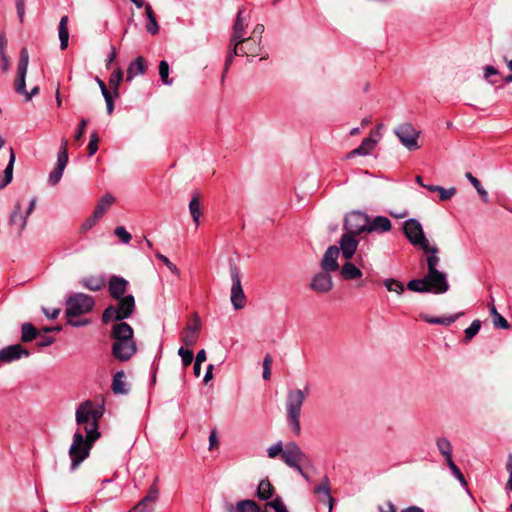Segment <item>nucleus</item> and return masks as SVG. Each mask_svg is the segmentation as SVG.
Masks as SVG:
<instances>
[{
	"instance_id": "nucleus-1",
	"label": "nucleus",
	"mask_w": 512,
	"mask_h": 512,
	"mask_svg": "<svg viewBox=\"0 0 512 512\" xmlns=\"http://www.w3.org/2000/svg\"><path fill=\"white\" fill-rule=\"evenodd\" d=\"M103 416V408L95 405L92 401L82 402L75 413V420L79 428L73 436L69 448L71 468L76 469L90 453L93 444L100 438L98 422Z\"/></svg>"
},
{
	"instance_id": "nucleus-2",
	"label": "nucleus",
	"mask_w": 512,
	"mask_h": 512,
	"mask_svg": "<svg viewBox=\"0 0 512 512\" xmlns=\"http://www.w3.org/2000/svg\"><path fill=\"white\" fill-rule=\"evenodd\" d=\"M111 337L112 355L121 362L130 360L137 352V345L134 339V331L132 327L125 323L119 322L112 326Z\"/></svg>"
},
{
	"instance_id": "nucleus-3",
	"label": "nucleus",
	"mask_w": 512,
	"mask_h": 512,
	"mask_svg": "<svg viewBox=\"0 0 512 512\" xmlns=\"http://www.w3.org/2000/svg\"><path fill=\"white\" fill-rule=\"evenodd\" d=\"M407 288L413 292L423 293L432 292L435 294H442L448 291L449 284L447 276L444 272L435 270L427 272L422 279H413L408 282Z\"/></svg>"
},
{
	"instance_id": "nucleus-4",
	"label": "nucleus",
	"mask_w": 512,
	"mask_h": 512,
	"mask_svg": "<svg viewBox=\"0 0 512 512\" xmlns=\"http://www.w3.org/2000/svg\"><path fill=\"white\" fill-rule=\"evenodd\" d=\"M309 394V386L302 389H291L286 398V413L289 425L295 435L301 432L300 414L301 408Z\"/></svg>"
},
{
	"instance_id": "nucleus-5",
	"label": "nucleus",
	"mask_w": 512,
	"mask_h": 512,
	"mask_svg": "<svg viewBox=\"0 0 512 512\" xmlns=\"http://www.w3.org/2000/svg\"><path fill=\"white\" fill-rule=\"evenodd\" d=\"M29 54L26 48L20 51V57L17 67V77L14 82L15 91L25 97V101H30L35 95L39 93V86H34L30 91L26 90V75L28 71Z\"/></svg>"
},
{
	"instance_id": "nucleus-6",
	"label": "nucleus",
	"mask_w": 512,
	"mask_h": 512,
	"mask_svg": "<svg viewBox=\"0 0 512 512\" xmlns=\"http://www.w3.org/2000/svg\"><path fill=\"white\" fill-rule=\"evenodd\" d=\"M116 300L118 301L116 306H109L103 312L102 319L104 322L115 320L119 323L132 315L135 309V299L133 295L129 294Z\"/></svg>"
},
{
	"instance_id": "nucleus-7",
	"label": "nucleus",
	"mask_w": 512,
	"mask_h": 512,
	"mask_svg": "<svg viewBox=\"0 0 512 512\" xmlns=\"http://www.w3.org/2000/svg\"><path fill=\"white\" fill-rule=\"evenodd\" d=\"M393 132L400 143L408 151H416L421 148V145L419 144L421 131L418 130L412 123H401L394 128Z\"/></svg>"
},
{
	"instance_id": "nucleus-8",
	"label": "nucleus",
	"mask_w": 512,
	"mask_h": 512,
	"mask_svg": "<svg viewBox=\"0 0 512 512\" xmlns=\"http://www.w3.org/2000/svg\"><path fill=\"white\" fill-rule=\"evenodd\" d=\"M238 49L235 50V46L229 48L228 56L225 61V69L227 70L233 62L234 56H247L256 57L261 52V41L256 37H245L241 44H237Z\"/></svg>"
},
{
	"instance_id": "nucleus-9",
	"label": "nucleus",
	"mask_w": 512,
	"mask_h": 512,
	"mask_svg": "<svg viewBox=\"0 0 512 512\" xmlns=\"http://www.w3.org/2000/svg\"><path fill=\"white\" fill-rule=\"evenodd\" d=\"M94 299L84 293H76L66 299V316L76 317L90 312L94 307Z\"/></svg>"
},
{
	"instance_id": "nucleus-10",
	"label": "nucleus",
	"mask_w": 512,
	"mask_h": 512,
	"mask_svg": "<svg viewBox=\"0 0 512 512\" xmlns=\"http://www.w3.org/2000/svg\"><path fill=\"white\" fill-rule=\"evenodd\" d=\"M231 286V303L235 310L243 309L246 305V295L242 288L241 277L238 267L235 264L230 265Z\"/></svg>"
},
{
	"instance_id": "nucleus-11",
	"label": "nucleus",
	"mask_w": 512,
	"mask_h": 512,
	"mask_svg": "<svg viewBox=\"0 0 512 512\" xmlns=\"http://www.w3.org/2000/svg\"><path fill=\"white\" fill-rule=\"evenodd\" d=\"M403 230L405 236L413 245H418L423 251L428 250V240L426 239L422 225L416 219H409L404 223Z\"/></svg>"
},
{
	"instance_id": "nucleus-12",
	"label": "nucleus",
	"mask_w": 512,
	"mask_h": 512,
	"mask_svg": "<svg viewBox=\"0 0 512 512\" xmlns=\"http://www.w3.org/2000/svg\"><path fill=\"white\" fill-rule=\"evenodd\" d=\"M369 217L362 212H351L344 220L345 233L357 236L361 233H368Z\"/></svg>"
},
{
	"instance_id": "nucleus-13",
	"label": "nucleus",
	"mask_w": 512,
	"mask_h": 512,
	"mask_svg": "<svg viewBox=\"0 0 512 512\" xmlns=\"http://www.w3.org/2000/svg\"><path fill=\"white\" fill-rule=\"evenodd\" d=\"M249 18V15L245 14V9L240 8L235 22L233 24L232 33L230 36L229 41V48L232 46H235V50L238 49L237 44H241V42L244 41V38L246 37V28H247V20Z\"/></svg>"
},
{
	"instance_id": "nucleus-14",
	"label": "nucleus",
	"mask_w": 512,
	"mask_h": 512,
	"mask_svg": "<svg viewBox=\"0 0 512 512\" xmlns=\"http://www.w3.org/2000/svg\"><path fill=\"white\" fill-rule=\"evenodd\" d=\"M157 478L154 483L149 487L147 495L143 497L132 509L128 512H153L155 504L159 497V488L156 484Z\"/></svg>"
},
{
	"instance_id": "nucleus-15",
	"label": "nucleus",
	"mask_w": 512,
	"mask_h": 512,
	"mask_svg": "<svg viewBox=\"0 0 512 512\" xmlns=\"http://www.w3.org/2000/svg\"><path fill=\"white\" fill-rule=\"evenodd\" d=\"M67 146L68 141L63 139L57 157V165L49 174L48 181L52 186H55L61 180L64 169L68 163Z\"/></svg>"
},
{
	"instance_id": "nucleus-16",
	"label": "nucleus",
	"mask_w": 512,
	"mask_h": 512,
	"mask_svg": "<svg viewBox=\"0 0 512 512\" xmlns=\"http://www.w3.org/2000/svg\"><path fill=\"white\" fill-rule=\"evenodd\" d=\"M283 462L290 467L297 462H309L307 455L296 442H288L282 455Z\"/></svg>"
},
{
	"instance_id": "nucleus-17",
	"label": "nucleus",
	"mask_w": 512,
	"mask_h": 512,
	"mask_svg": "<svg viewBox=\"0 0 512 512\" xmlns=\"http://www.w3.org/2000/svg\"><path fill=\"white\" fill-rule=\"evenodd\" d=\"M200 330V317L197 314H194L182 333V342L188 347L193 346L198 341Z\"/></svg>"
},
{
	"instance_id": "nucleus-18",
	"label": "nucleus",
	"mask_w": 512,
	"mask_h": 512,
	"mask_svg": "<svg viewBox=\"0 0 512 512\" xmlns=\"http://www.w3.org/2000/svg\"><path fill=\"white\" fill-rule=\"evenodd\" d=\"M310 288L318 293H327L333 288L330 272L317 273L311 280Z\"/></svg>"
},
{
	"instance_id": "nucleus-19",
	"label": "nucleus",
	"mask_w": 512,
	"mask_h": 512,
	"mask_svg": "<svg viewBox=\"0 0 512 512\" xmlns=\"http://www.w3.org/2000/svg\"><path fill=\"white\" fill-rule=\"evenodd\" d=\"M339 254L340 249L337 246L332 245L328 247L320 263L322 270L325 272L337 271L339 269L337 261Z\"/></svg>"
},
{
	"instance_id": "nucleus-20",
	"label": "nucleus",
	"mask_w": 512,
	"mask_h": 512,
	"mask_svg": "<svg viewBox=\"0 0 512 512\" xmlns=\"http://www.w3.org/2000/svg\"><path fill=\"white\" fill-rule=\"evenodd\" d=\"M28 216L22 213V206L20 202H16L14 209L9 218V225L16 229L17 236H20L24 231L27 224Z\"/></svg>"
},
{
	"instance_id": "nucleus-21",
	"label": "nucleus",
	"mask_w": 512,
	"mask_h": 512,
	"mask_svg": "<svg viewBox=\"0 0 512 512\" xmlns=\"http://www.w3.org/2000/svg\"><path fill=\"white\" fill-rule=\"evenodd\" d=\"M357 246L358 241L355 239V236L348 233H344L339 240L338 248L340 249L342 256L346 260H350L354 256L357 250Z\"/></svg>"
},
{
	"instance_id": "nucleus-22",
	"label": "nucleus",
	"mask_w": 512,
	"mask_h": 512,
	"mask_svg": "<svg viewBox=\"0 0 512 512\" xmlns=\"http://www.w3.org/2000/svg\"><path fill=\"white\" fill-rule=\"evenodd\" d=\"M29 351L20 344L10 345L0 350V361L11 362L20 359L23 355L29 356Z\"/></svg>"
},
{
	"instance_id": "nucleus-23",
	"label": "nucleus",
	"mask_w": 512,
	"mask_h": 512,
	"mask_svg": "<svg viewBox=\"0 0 512 512\" xmlns=\"http://www.w3.org/2000/svg\"><path fill=\"white\" fill-rule=\"evenodd\" d=\"M128 281L120 276H112L109 280V293L114 299L125 297Z\"/></svg>"
},
{
	"instance_id": "nucleus-24",
	"label": "nucleus",
	"mask_w": 512,
	"mask_h": 512,
	"mask_svg": "<svg viewBox=\"0 0 512 512\" xmlns=\"http://www.w3.org/2000/svg\"><path fill=\"white\" fill-rule=\"evenodd\" d=\"M392 223L389 218L385 216H377L368 221V233L377 232L384 233L390 231Z\"/></svg>"
},
{
	"instance_id": "nucleus-25",
	"label": "nucleus",
	"mask_w": 512,
	"mask_h": 512,
	"mask_svg": "<svg viewBox=\"0 0 512 512\" xmlns=\"http://www.w3.org/2000/svg\"><path fill=\"white\" fill-rule=\"evenodd\" d=\"M225 510L226 512H260V507L253 500H241L236 506L226 503Z\"/></svg>"
},
{
	"instance_id": "nucleus-26",
	"label": "nucleus",
	"mask_w": 512,
	"mask_h": 512,
	"mask_svg": "<svg viewBox=\"0 0 512 512\" xmlns=\"http://www.w3.org/2000/svg\"><path fill=\"white\" fill-rule=\"evenodd\" d=\"M377 142L378 139H374L371 136L365 138L359 147L348 153L347 158H352L355 156H366L370 154V152L375 148Z\"/></svg>"
},
{
	"instance_id": "nucleus-27",
	"label": "nucleus",
	"mask_w": 512,
	"mask_h": 512,
	"mask_svg": "<svg viewBox=\"0 0 512 512\" xmlns=\"http://www.w3.org/2000/svg\"><path fill=\"white\" fill-rule=\"evenodd\" d=\"M147 66L145 59L142 56L137 57L133 62L130 63L127 69L126 80L131 81L138 75H143L146 72Z\"/></svg>"
},
{
	"instance_id": "nucleus-28",
	"label": "nucleus",
	"mask_w": 512,
	"mask_h": 512,
	"mask_svg": "<svg viewBox=\"0 0 512 512\" xmlns=\"http://www.w3.org/2000/svg\"><path fill=\"white\" fill-rule=\"evenodd\" d=\"M314 492L319 495L321 501L329 504V509L332 508L333 498L330 494V484L327 477H324L322 482L315 487Z\"/></svg>"
},
{
	"instance_id": "nucleus-29",
	"label": "nucleus",
	"mask_w": 512,
	"mask_h": 512,
	"mask_svg": "<svg viewBox=\"0 0 512 512\" xmlns=\"http://www.w3.org/2000/svg\"><path fill=\"white\" fill-rule=\"evenodd\" d=\"M115 202V198L111 194H105L97 203L94 215L95 218L101 219L110 206Z\"/></svg>"
},
{
	"instance_id": "nucleus-30",
	"label": "nucleus",
	"mask_w": 512,
	"mask_h": 512,
	"mask_svg": "<svg viewBox=\"0 0 512 512\" xmlns=\"http://www.w3.org/2000/svg\"><path fill=\"white\" fill-rule=\"evenodd\" d=\"M112 391L115 394H127L128 388L125 381V373L124 371H118L113 376L112 380Z\"/></svg>"
},
{
	"instance_id": "nucleus-31",
	"label": "nucleus",
	"mask_w": 512,
	"mask_h": 512,
	"mask_svg": "<svg viewBox=\"0 0 512 512\" xmlns=\"http://www.w3.org/2000/svg\"><path fill=\"white\" fill-rule=\"evenodd\" d=\"M340 274L345 280H355L362 276L361 270L352 262H346L341 267Z\"/></svg>"
},
{
	"instance_id": "nucleus-32",
	"label": "nucleus",
	"mask_w": 512,
	"mask_h": 512,
	"mask_svg": "<svg viewBox=\"0 0 512 512\" xmlns=\"http://www.w3.org/2000/svg\"><path fill=\"white\" fill-rule=\"evenodd\" d=\"M68 16H62L59 22V40L61 50H65L68 47L69 42V31H68Z\"/></svg>"
},
{
	"instance_id": "nucleus-33",
	"label": "nucleus",
	"mask_w": 512,
	"mask_h": 512,
	"mask_svg": "<svg viewBox=\"0 0 512 512\" xmlns=\"http://www.w3.org/2000/svg\"><path fill=\"white\" fill-rule=\"evenodd\" d=\"M9 162L7 167L4 170V177L2 180H0V189H3L5 186H7L13 178V167L15 162V154L12 148H9Z\"/></svg>"
},
{
	"instance_id": "nucleus-34",
	"label": "nucleus",
	"mask_w": 512,
	"mask_h": 512,
	"mask_svg": "<svg viewBox=\"0 0 512 512\" xmlns=\"http://www.w3.org/2000/svg\"><path fill=\"white\" fill-rule=\"evenodd\" d=\"M9 162L7 167L4 170V177L2 180H0V189H3L5 186H7L13 178V167L15 162V154L12 148H9Z\"/></svg>"
},
{
	"instance_id": "nucleus-35",
	"label": "nucleus",
	"mask_w": 512,
	"mask_h": 512,
	"mask_svg": "<svg viewBox=\"0 0 512 512\" xmlns=\"http://www.w3.org/2000/svg\"><path fill=\"white\" fill-rule=\"evenodd\" d=\"M189 211L196 226L200 224L201 204L198 193H195L189 203Z\"/></svg>"
},
{
	"instance_id": "nucleus-36",
	"label": "nucleus",
	"mask_w": 512,
	"mask_h": 512,
	"mask_svg": "<svg viewBox=\"0 0 512 512\" xmlns=\"http://www.w3.org/2000/svg\"><path fill=\"white\" fill-rule=\"evenodd\" d=\"M438 248L436 246H430L428 244V250L424 251L428 254L427 256V267L429 272H433L437 269V266L440 263V258L437 256Z\"/></svg>"
},
{
	"instance_id": "nucleus-37",
	"label": "nucleus",
	"mask_w": 512,
	"mask_h": 512,
	"mask_svg": "<svg viewBox=\"0 0 512 512\" xmlns=\"http://www.w3.org/2000/svg\"><path fill=\"white\" fill-rule=\"evenodd\" d=\"M274 492V488L268 479H263L260 481L257 489V496L261 500H268L272 497Z\"/></svg>"
},
{
	"instance_id": "nucleus-38",
	"label": "nucleus",
	"mask_w": 512,
	"mask_h": 512,
	"mask_svg": "<svg viewBox=\"0 0 512 512\" xmlns=\"http://www.w3.org/2000/svg\"><path fill=\"white\" fill-rule=\"evenodd\" d=\"M436 445L440 453L445 458V461H451L452 460V446L450 441L447 438L440 437L436 441Z\"/></svg>"
},
{
	"instance_id": "nucleus-39",
	"label": "nucleus",
	"mask_w": 512,
	"mask_h": 512,
	"mask_svg": "<svg viewBox=\"0 0 512 512\" xmlns=\"http://www.w3.org/2000/svg\"><path fill=\"white\" fill-rule=\"evenodd\" d=\"M421 318L429 324L449 326L457 320L458 315H451L446 317H429L427 315H421Z\"/></svg>"
},
{
	"instance_id": "nucleus-40",
	"label": "nucleus",
	"mask_w": 512,
	"mask_h": 512,
	"mask_svg": "<svg viewBox=\"0 0 512 512\" xmlns=\"http://www.w3.org/2000/svg\"><path fill=\"white\" fill-rule=\"evenodd\" d=\"M82 284L91 291H99L105 286V281L102 277L89 276L83 279Z\"/></svg>"
},
{
	"instance_id": "nucleus-41",
	"label": "nucleus",
	"mask_w": 512,
	"mask_h": 512,
	"mask_svg": "<svg viewBox=\"0 0 512 512\" xmlns=\"http://www.w3.org/2000/svg\"><path fill=\"white\" fill-rule=\"evenodd\" d=\"M96 81H97L99 88L101 90V93L105 99L107 113L110 115L113 113V110H114V102H113L112 95L102 80H100L99 78H96Z\"/></svg>"
},
{
	"instance_id": "nucleus-42",
	"label": "nucleus",
	"mask_w": 512,
	"mask_h": 512,
	"mask_svg": "<svg viewBox=\"0 0 512 512\" xmlns=\"http://www.w3.org/2000/svg\"><path fill=\"white\" fill-rule=\"evenodd\" d=\"M21 332V340L25 343L31 342L37 336V329L31 323H24Z\"/></svg>"
},
{
	"instance_id": "nucleus-43",
	"label": "nucleus",
	"mask_w": 512,
	"mask_h": 512,
	"mask_svg": "<svg viewBox=\"0 0 512 512\" xmlns=\"http://www.w3.org/2000/svg\"><path fill=\"white\" fill-rule=\"evenodd\" d=\"M466 178L469 180V182L472 184V186L476 189L481 199L487 203L489 201L488 193L487 191L482 187L480 181L474 177L470 172L466 173Z\"/></svg>"
},
{
	"instance_id": "nucleus-44",
	"label": "nucleus",
	"mask_w": 512,
	"mask_h": 512,
	"mask_svg": "<svg viewBox=\"0 0 512 512\" xmlns=\"http://www.w3.org/2000/svg\"><path fill=\"white\" fill-rule=\"evenodd\" d=\"M159 75L163 84L172 85L173 80L169 78V64L165 60L159 63Z\"/></svg>"
},
{
	"instance_id": "nucleus-45",
	"label": "nucleus",
	"mask_w": 512,
	"mask_h": 512,
	"mask_svg": "<svg viewBox=\"0 0 512 512\" xmlns=\"http://www.w3.org/2000/svg\"><path fill=\"white\" fill-rule=\"evenodd\" d=\"M123 79V72L120 68H117L110 76L109 79V86L111 89L115 91V94L117 95V90L119 88V85Z\"/></svg>"
},
{
	"instance_id": "nucleus-46",
	"label": "nucleus",
	"mask_w": 512,
	"mask_h": 512,
	"mask_svg": "<svg viewBox=\"0 0 512 512\" xmlns=\"http://www.w3.org/2000/svg\"><path fill=\"white\" fill-rule=\"evenodd\" d=\"M284 450L285 447L283 446L282 441H278L267 448V455L270 459H275L278 456L282 457Z\"/></svg>"
},
{
	"instance_id": "nucleus-47",
	"label": "nucleus",
	"mask_w": 512,
	"mask_h": 512,
	"mask_svg": "<svg viewBox=\"0 0 512 512\" xmlns=\"http://www.w3.org/2000/svg\"><path fill=\"white\" fill-rule=\"evenodd\" d=\"M384 286L390 292H395L397 294H402L404 292V285L395 279H387L384 281Z\"/></svg>"
},
{
	"instance_id": "nucleus-48",
	"label": "nucleus",
	"mask_w": 512,
	"mask_h": 512,
	"mask_svg": "<svg viewBox=\"0 0 512 512\" xmlns=\"http://www.w3.org/2000/svg\"><path fill=\"white\" fill-rule=\"evenodd\" d=\"M481 328V322L479 320H474L468 328L465 329V340L467 342L471 341L472 338L479 332Z\"/></svg>"
},
{
	"instance_id": "nucleus-49",
	"label": "nucleus",
	"mask_w": 512,
	"mask_h": 512,
	"mask_svg": "<svg viewBox=\"0 0 512 512\" xmlns=\"http://www.w3.org/2000/svg\"><path fill=\"white\" fill-rule=\"evenodd\" d=\"M178 355L181 357L183 365L185 367L189 366L193 361V352L189 349H185L183 347H180L178 350Z\"/></svg>"
},
{
	"instance_id": "nucleus-50",
	"label": "nucleus",
	"mask_w": 512,
	"mask_h": 512,
	"mask_svg": "<svg viewBox=\"0 0 512 512\" xmlns=\"http://www.w3.org/2000/svg\"><path fill=\"white\" fill-rule=\"evenodd\" d=\"M156 257L164 263V265L176 276L180 275V271L175 264H173L165 255L157 252Z\"/></svg>"
},
{
	"instance_id": "nucleus-51",
	"label": "nucleus",
	"mask_w": 512,
	"mask_h": 512,
	"mask_svg": "<svg viewBox=\"0 0 512 512\" xmlns=\"http://www.w3.org/2000/svg\"><path fill=\"white\" fill-rule=\"evenodd\" d=\"M273 359L270 354H266L263 359V379L269 380L271 377V365H272Z\"/></svg>"
},
{
	"instance_id": "nucleus-52",
	"label": "nucleus",
	"mask_w": 512,
	"mask_h": 512,
	"mask_svg": "<svg viewBox=\"0 0 512 512\" xmlns=\"http://www.w3.org/2000/svg\"><path fill=\"white\" fill-rule=\"evenodd\" d=\"M114 234L124 243L128 244L131 241V234L123 227L117 226L114 230Z\"/></svg>"
},
{
	"instance_id": "nucleus-53",
	"label": "nucleus",
	"mask_w": 512,
	"mask_h": 512,
	"mask_svg": "<svg viewBox=\"0 0 512 512\" xmlns=\"http://www.w3.org/2000/svg\"><path fill=\"white\" fill-rule=\"evenodd\" d=\"M438 189L439 190L437 192L439 193V198H440L441 201L449 200L450 198H452L456 194V188L455 187H451L449 189H445V188L439 186Z\"/></svg>"
},
{
	"instance_id": "nucleus-54",
	"label": "nucleus",
	"mask_w": 512,
	"mask_h": 512,
	"mask_svg": "<svg viewBox=\"0 0 512 512\" xmlns=\"http://www.w3.org/2000/svg\"><path fill=\"white\" fill-rule=\"evenodd\" d=\"M448 467L450 468L452 474L460 481L461 484L465 485V478L460 471V469L457 467V465L454 463L453 459L451 461L446 462Z\"/></svg>"
},
{
	"instance_id": "nucleus-55",
	"label": "nucleus",
	"mask_w": 512,
	"mask_h": 512,
	"mask_svg": "<svg viewBox=\"0 0 512 512\" xmlns=\"http://www.w3.org/2000/svg\"><path fill=\"white\" fill-rule=\"evenodd\" d=\"M266 507H271L275 510V512H288L286 506L282 502L281 499L276 498L270 502L266 503Z\"/></svg>"
},
{
	"instance_id": "nucleus-56",
	"label": "nucleus",
	"mask_w": 512,
	"mask_h": 512,
	"mask_svg": "<svg viewBox=\"0 0 512 512\" xmlns=\"http://www.w3.org/2000/svg\"><path fill=\"white\" fill-rule=\"evenodd\" d=\"M98 141H99V138H98L97 133L91 134L90 141H89L88 147H87L89 156H92L97 152Z\"/></svg>"
},
{
	"instance_id": "nucleus-57",
	"label": "nucleus",
	"mask_w": 512,
	"mask_h": 512,
	"mask_svg": "<svg viewBox=\"0 0 512 512\" xmlns=\"http://www.w3.org/2000/svg\"><path fill=\"white\" fill-rule=\"evenodd\" d=\"M146 29L152 35L158 32L159 27L155 16L147 18Z\"/></svg>"
},
{
	"instance_id": "nucleus-58",
	"label": "nucleus",
	"mask_w": 512,
	"mask_h": 512,
	"mask_svg": "<svg viewBox=\"0 0 512 512\" xmlns=\"http://www.w3.org/2000/svg\"><path fill=\"white\" fill-rule=\"evenodd\" d=\"M493 324L496 328L501 329H507L509 327L508 321L501 314H497L493 317Z\"/></svg>"
},
{
	"instance_id": "nucleus-59",
	"label": "nucleus",
	"mask_w": 512,
	"mask_h": 512,
	"mask_svg": "<svg viewBox=\"0 0 512 512\" xmlns=\"http://www.w3.org/2000/svg\"><path fill=\"white\" fill-rule=\"evenodd\" d=\"M506 470L509 473V478L506 483V489L508 491H512V454L508 456L507 463H506Z\"/></svg>"
},
{
	"instance_id": "nucleus-60",
	"label": "nucleus",
	"mask_w": 512,
	"mask_h": 512,
	"mask_svg": "<svg viewBox=\"0 0 512 512\" xmlns=\"http://www.w3.org/2000/svg\"><path fill=\"white\" fill-rule=\"evenodd\" d=\"M498 74V70L493 66H486L484 68V78L490 83L494 84L495 82L491 80V76H495Z\"/></svg>"
},
{
	"instance_id": "nucleus-61",
	"label": "nucleus",
	"mask_w": 512,
	"mask_h": 512,
	"mask_svg": "<svg viewBox=\"0 0 512 512\" xmlns=\"http://www.w3.org/2000/svg\"><path fill=\"white\" fill-rule=\"evenodd\" d=\"M88 124L87 119H82L78 125V129L75 133V139L79 140L85 133L86 126Z\"/></svg>"
},
{
	"instance_id": "nucleus-62",
	"label": "nucleus",
	"mask_w": 512,
	"mask_h": 512,
	"mask_svg": "<svg viewBox=\"0 0 512 512\" xmlns=\"http://www.w3.org/2000/svg\"><path fill=\"white\" fill-rule=\"evenodd\" d=\"M99 218H95V215L93 214L90 218H88L83 224H82V230L87 231L91 229L93 226L96 225V223L99 221Z\"/></svg>"
},
{
	"instance_id": "nucleus-63",
	"label": "nucleus",
	"mask_w": 512,
	"mask_h": 512,
	"mask_svg": "<svg viewBox=\"0 0 512 512\" xmlns=\"http://www.w3.org/2000/svg\"><path fill=\"white\" fill-rule=\"evenodd\" d=\"M68 321H67V324L72 326V327H81V326H86L90 323V321L88 319H84V320H74L73 318L74 317H68Z\"/></svg>"
},
{
	"instance_id": "nucleus-64",
	"label": "nucleus",
	"mask_w": 512,
	"mask_h": 512,
	"mask_svg": "<svg viewBox=\"0 0 512 512\" xmlns=\"http://www.w3.org/2000/svg\"><path fill=\"white\" fill-rule=\"evenodd\" d=\"M380 512H395V507L391 502H386L379 507Z\"/></svg>"
}]
</instances>
